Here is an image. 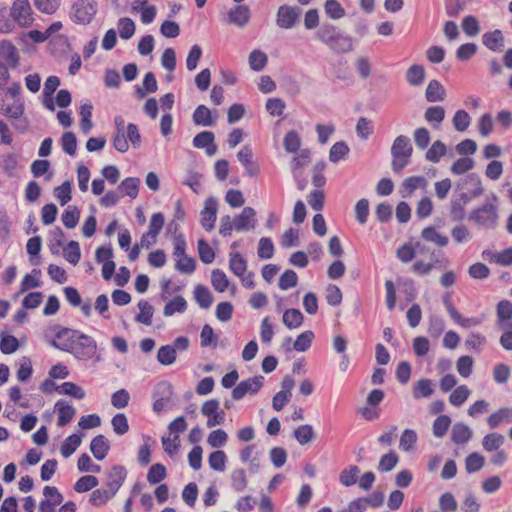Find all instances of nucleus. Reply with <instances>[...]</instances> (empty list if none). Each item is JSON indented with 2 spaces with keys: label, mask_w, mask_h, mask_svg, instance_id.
I'll return each instance as SVG.
<instances>
[{
  "label": "nucleus",
  "mask_w": 512,
  "mask_h": 512,
  "mask_svg": "<svg viewBox=\"0 0 512 512\" xmlns=\"http://www.w3.org/2000/svg\"><path fill=\"white\" fill-rule=\"evenodd\" d=\"M504 422H512V407L500 408L487 418V423L491 429L499 427Z\"/></svg>",
  "instance_id": "nucleus-21"
},
{
  "label": "nucleus",
  "mask_w": 512,
  "mask_h": 512,
  "mask_svg": "<svg viewBox=\"0 0 512 512\" xmlns=\"http://www.w3.org/2000/svg\"><path fill=\"white\" fill-rule=\"evenodd\" d=\"M164 225V215L160 212L154 213L150 219L149 228L146 234L142 236V242L146 236H150L155 242L157 235L160 233Z\"/></svg>",
  "instance_id": "nucleus-38"
},
{
  "label": "nucleus",
  "mask_w": 512,
  "mask_h": 512,
  "mask_svg": "<svg viewBox=\"0 0 512 512\" xmlns=\"http://www.w3.org/2000/svg\"><path fill=\"white\" fill-rule=\"evenodd\" d=\"M127 477V470L122 465H114L110 471L107 473V480L105 486L108 488L107 490L115 496L118 490L123 485L125 479Z\"/></svg>",
  "instance_id": "nucleus-9"
},
{
  "label": "nucleus",
  "mask_w": 512,
  "mask_h": 512,
  "mask_svg": "<svg viewBox=\"0 0 512 512\" xmlns=\"http://www.w3.org/2000/svg\"><path fill=\"white\" fill-rule=\"evenodd\" d=\"M138 308L140 312L135 316V322L150 326L154 314L153 306L148 301L142 299L138 302Z\"/></svg>",
  "instance_id": "nucleus-30"
},
{
  "label": "nucleus",
  "mask_w": 512,
  "mask_h": 512,
  "mask_svg": "<svg viewBox=\"0 0 512 512\" xmlns=\"http://www.w3.org/2000/svg\"><path fill=\"white\" fill-rule=\"evenodd\" d=\"M90 450L93 456L97 460L101 461L107 456L110 450V445L106 437L102 434H99L91 440Z\"/></svg>",
  "instance_id": "nucleus-20"
},
{
  "label": "nucleus",
  "mask_w": 512,
  "mask_h": 512,
  "mask_svg": "<svg viewBox=\"0 0 512 512\" xmlns=\"http://www.w3.org/2000/svg\"><path fill=\"white\" fill-rule=\"evenodd\" d=\"M504 443V436L499 433H490L483 437L482 445L485 451L498 450Z\"/></svg>",
  "instance_id": "nucleus-48"
},
{
  "label": "nucleus",
  "mask_w": 512,
  "mask_h": 512,
  "mask_svg": "<svg viewBox=\"0 0 512 512\" xmlns=\"http://www.w3.org/2000/svg\"><path fill=\"white\" fill-rule=\"evenodd\" d=\"M237 158L249 177H256L259 174L260 169L258 164L253 161V152L250 146L242 147L237 153Z\"/></svg>",
  "instance_id": "nucleus-13"
},
{
  "label": "nucleus",
  "mask_w": 512,
  "mask_h": 512,
  "mask_svg": "<svg viewBox=\"0 0 512 512\" xmlns=\"http://www.w3.org/2000/svg\"><path fill=\"white\" fill-rule=\"evenodd\" d=\"M194 298L198 303L199 307L202 309H208L211 307L213 303V295L210 290L201 284H198L194 288Z\"/></svg>",
  "instance_id": "nucleus-28"
},
{
  "label": "nucleus",
  "mask_w": 512,
  "mask_h": 512,
  "mask_svg": "<svg viewBox=\"0 0 512 512\" xmlns=\"http://www.w3.org/2000/svg\"><path fill=\"white\" fill-rule=\"evenodd\" d=\"M427 122L433 124L434 128H439L440 123L445 118V110L442 106H430L424 113Z\"/></svg>",
  "instance_id": "nucleus-40"
},
{
  "label": "nucleus",
  "mask_w": 512,
  "mask_h": 512,
  "mask_svg": "<svg viewBox=\"0 0 512 512\" xmlns=\"http://www.w3.org/2000/svg\"><path fill=\"white\" fill-rule=\"evenodd\" d=\"M359 472L360 469L356 465H351L348 468L343 469L339 475L340 483L345 487L353 486L357 482Z\"/></svg>",
  "instance_id": "nucleus-45"
},
{
  "label": "nucleus",
  "mask_w": 512,
  "mask_h": 512,
  "mask_svg": "<svg viewBox=\"0 0 512 512\" xmlns=\"http://www.w3.org/2000/svg\"><path fill=\"white\" fill-rule=\"evenodd\" d=\"M172 393V386L169 383L162 382L158 385L157 390L153 394V411L155 413H160L164 410L171 399Z\"/></svg>",
  "instance_id": "nucleus-12"
},
{
  "label": "nucleus",
  "mask_w": 512,
  "mask_h": 512,
  "mask_svg": "<svg viewBox=\"0 0 512 512\" xmlns=\"http://www.w3.org/2000/svg\"><path fill=\"white\" fill-rule=\"evenodd\" d=\"M192 119L195 125L210 127L213 126L217 121V115L212 116V111L201 104L196 107L193 112Z\"/></svg>",
  "instance_id": "nucleus-16"
},
{
  "label": "nucleus",
  "mask_w": 512,
  "mask_h": 512,
  "mask_svg": "<svg viewBox=\"0 0 512 512\" xmlns=\"http://www.w3.org/2000/svg\"><path fill=\"white\" fill-rule=\"evenodd\" d=\"M193 146L198 149L205 148L206 154L208 156H213L217 151L214 133L211 131L199 132L193 138Z\"/></svg>",
  "instance_id": "nucleus-14"
},
{
  "label": "nucleus",
  "mask_w": 512,
  "mask_h": 512,
  "mask_svg": "<svg viewBox=\"0 0 512 512\" xmlns=\"http://www.w3.org/2000/svg\"><path fill=\"white\" fill-rule=\"evenodd\" d=\"M60 144H61L62 150L66 154H68L70 156H75L76 150H77V138L73 132L67 131V132L63 133V135L60 139Z\"/></svg>",
  "instance_id": "nucleus-49"
},
{
  "label": "nucleus",
  "mask_w": 512,
  "mask_h": 512,
  "mask_svg": "<svg viewBox=\"0 0 512 512\" xmlns=\"http://www.w3.org/2000/svg\"><path fill=\"white\" fill-rule=\"evenodd\" d=\"M63 257L73 266L77 265L81 258L80 246L77 241L71 240L62 248Z\"/></svg>",
  "instance_id": "nucleus-32"
},
{
  "label": "nucleus",
  "mask_w": 512,
  "mask_h": 512,
  "mask_svg": "<svg viewBox=\"0 0 512 512\" xmlns=\"http://www.w3.org/2000/svg\"><path fill=\"white\" fill-rule=\"evenodd\" d=\"M433 392L432 381L426 378L418 380L414 384L412 390V394L415 399L430 397Z\"/></svg>",
  "instance_id": "nucleus-34"
},
{
  "label": "nucleus",
  "mask_w": 512,
  "mask_h": 512,
  "mask_svg": "<svg viewBox=\"0 0 512 512\" xmlns=\"http://www.w3.org/2000/svg\"><path fill=\"white\" fill-rule=\"evenodd\" d=\"M483 45L493 52H500L504 45V36L500 29L486 32L482 35Z\"/></svg>",
  "instance_id": "nucleus-17"
},
{
  "label": "nucleus",
  "mask_w": 512,
  "mask_h": 512,
  "mask_svg": "<svg viewBox=\"0 0 512 512\" xmlns=\"http://www.w3.org/2000/svg\"><path fill=\"white\" fill-rule=\"evenodd\" d=\"M284 149L288 153H296L301 146V138L295 130L288 131L283 140Z\"/></svg>",
  "instance_id": "nucleus-46"
},
{
  "label": "nucleus",
  "mask_w": 512,
  "mask_h": 512,
  "mask_svg": "<svg viewBox=\"0 0 512 512\" xmlns=\"http://www.w3.org/2000/svg\"><path fill=\"white\" fill-rule=\"evenodd\" d=\"M140 179L137 177H127L119 184L117 190L122 195L129 196L131 199H135L139 193Z\"/></svg>",
  "instance_id": "nucleus-27"
},
{
  "label": "nucleus",
  "mask_w": 512,
  "mask_h": 512,
  "mask_svg": "<svg viewBox=\"0 0 512 512\" xmlns=\"http://www.w3.org/2000/svg\"><path fill=\"white\" fill-rule=\"evenodd\" d=\"M0 58L5 60L11 68L19 64V55L15 45L9 40L0 41Z\"/></svg>",
  "instance_id": "nucleus-18"
},
{
  "label": "nucleus",
  "mask_w": 512,
  "mask_h": 512,
  "mask_svg": "<svg viewBox=\"0 0 512 512\" xmlns=\"http://www.w3.org/2000/svg\"><path fill=\"white\" fill-rule=\"evenodd\" d=\"M17 166L18 159L15 154L8 153L0 156V168L7 177L13 178L16 176Z\"/></svg>",
  "instance_id": "nucleus-29"
},
{
  "label": "nucleus",
  "mask_w": 512,
  "mask_h": 512,
  "mask_svg": "<svg viewBox=\"0 0 512 512\" xmlns=\"http://www.w3.org/2000/svg\"><path fill=\"white\" fill-rule=\"evenodd\" d=\"M417 433L412 429H405L400 437L399 448L403 451H411L417 442Z\"/></svg>",
  "instance_id": "nucleus-63"
},
{
  "label": "nucleus",
  "mask_w": 512,
  "mask_h": 512,
  "mask_svg": "<svg viewBox=\"0 0 512 512\" xmlns=\"http://www.w3.org/2000/svg\"><path fill=\"white\" fill-rule=\"evenodd\" d=\"M453 126L456 131L464 132L471 123V117L465 110H457L452 119Z\"/></svg>",
  "instance_id": "nucleus-55"
},
{
  "label": "nucleus",
  "mask_w": 512,
  "mask_h": 512,
  "mask_svg": "<svg viewBox=\"0 0 512 512\" xmlns=\"http://www.w3.org/2000/svg\"><path fill=\"white\" fill-rule=\"evenodd\" d=\"M98 484H99V481H98L97 477H95L93 475H86V476L80 477L76 481V483L74 485V490L77 493H85V492H88L91 489L97 487Z\"/></svg>",
  "instance_id": "nucleus-52"
},
{
  "label": "nucleus",
  "mask_w": 512,
  "mask_h": 512,
  "mask_svg": "<svg viewBox=\"0 0 512 512\" xmlns=\"http://www.w3.org/2000/svg\"><path fill=\"white\" fill-rule=\"evenodd\" d=\"M421 237L428 242L435 243L439 247H444L448 244V237L438 233L434 226L425 227L421 232Z\"/></svg>",
  "instance_id": "nucleus-35"
},
{
  "label": "nucleus",
  "mask_w": 512,
  "mask_h": 512,
  "mask_svg": "<svg viewBox=\"0 0 512 512\" xmlns=\"http://www.w3.org/2000/svg\"><path fill=\"white\" fill-rule=\"evenodd\" d=\"M57 391L64 395L72 396L78 400L85 397V391L73 382H64L58 388Z\"/></svg>",
  "instance_id": "nucleus-60"
},
{
  "label": "nucleus",
  "mask_w": 512,
  "mask_h": 512,
  "mask_svg": "<svg viewBox=\"0 0 512 512\" xmlns=\"http://www.w3.org/2000/svg\"><path fill=\"white\" fill-rule=\"evenodd\" d=\"M50 162L48 160L37 159L31 164V173L35 178L45 176L46 181L52 178V172H49Z\"/></svg>",
  "instance_id": "nucleus-39"
},
{
  "label": "nucleus",
  "mask_w": 512,
  "mask_h": 512,
  "mask_svg": "<svg viewBox=\"0 0 512 512\" xmlns=\"http://www.w3.org/2000/svg\"><path fill=\"white\" fill-rule=\"evenodd\" d=\"M13 24L27 27L33 22L32 9L28 0H15L11 8Z\"/></svg>",
  "instance_id": "nucleus-7"
},
{
  "label": "nucleus",
  "mask_w": 512,
  "mask_h": 512,
  "mask_svg": "<svg viewBox=\"0 0 512 512\" xmlns=\"http://www.w3.org/2000/svg\"><path fill=\"white\" fill-rule=\"evenodd\" d=\"M485 463L484 457L477 453H470L465 459V468L468 473H475L479 471Z\"/></svg>",
  "instance_id": "nucleus-61"
},
{
  "label": "nucleus",
  "mask_w": 512,
  "mask_h": 512,
  "mask_svg": "<svg viewBox=\"0 0 512 512\" xmlns=\"http://www.w3.org/2000/svg\"><path fill=\"white\" fill-rule=\"evenodd\" d=\"M211 283L217 292H224L229 287V279L221 269H214L211 273Z\"/></svg>",
  "instance_id": "nucleus-50"
},
{
  "label": "nucleus",
  "mask_w": 512,
  "mask_h": 512,
  "mask_svg": "<svg viewBox=\"0 0 512 512\" xmlns=\"http://www.w3.org/2000/svg\"><path fill=\"white\" fill-rule=\"evenodd\" d=\"M374 132L372 121L366 117H360L356 124L357 136L362 140H367Z\"/></svg>",
  "instance_id": "nucleus-62"
},
{
  "label": "nucleus",
  "mask_w": 512,
  "mask_h": 512,
  "mask_svg": "<svg viewBox=\"0 0 512 512\" xmlns=\"http://www.w3.org/2000/svg\"><path fill=\"white\" fill-rule=\"evenodd\" d=\"M58 411V426L63 427L71 422L76 410L72 405L67 404L64 400H58L55 404Z\"/></svg>",
  "instance_id": "nucleus-23"
},
{
  "label": "nucleus",
  "mask_w": 512,
  "mask_h": 512,
  "mask_svg": "<svg viewBox=\"0 0 512 512\" xmlns=\"http://www.w3.org/2000/svg\"><path fill=\"white\" fill-rule=\"evenodd\" d=\"M317 38L336 54H345L353 50L352 36L344 33L337 26L324 23L316 32Z\"/></svg>",
  "instance_id": "nucleus-2"
},
{
  "label": "nucleus",
  "mask_w": 512,
  "mask_h": 512,
  "mask_svg": "<svg viewBox=\"0 0 512 512\" xmlns=\"http://www.w3.org/2000/svg\"><path fill=\"white\" fill-rule=\"evenodd\" d=\"M413 148L410 139L405 135L397 136L391 146L392 158H410Z\"/></svg>",
  "instance_id": "nucleus-15"
},
{
  "label": "nucleus",
  "mask_w": 512,
  "mask_h": 512,
  "mask_svg": "<svg viewBox=\"0 0 512 512\" xmlns=\"http://www.w3.org/2000/svg\"><path fill=\"white\" fill-rule=\"evenodd\" d=\"M498 209L493 203L486 202L469 213L468 220L484 229H495L498 224Z\"/></svg>",
  "instance_id": "nucleus-3"
},
{
  "label": "nucleus",
  "mask_w": 512,
  "mask_h": 512,
  "mask_svg": "<svg viewBox=\"0 0 512 512\" xmlns=\"http://www.w3.org/2000/svg\"><path fill=\"white\" fill-rule=\"evenodd\" d=\"M406 80L411 86H420L425 80V69L422 65L413 64L406 72Z\"/></svg>",
  "instance_id": "nucleus-33"
},
{
  "label": "nucleus",
  "mask_w": 512,
  "mask_h": 512,
  "mask_svg": "<svg viewBox=\"0 0 512 512\" xmlns=\"http://www.w3.org/2000/svg\"><path fill=\"white\" fill-rule=\"evenodd\" d=\"M248 484L246 472L244 469H235L231 473V486L236 492H242Z\"/></svg>",
  "instance_id": "nucleus-53"
},
{
  "label": "nucleus",
  "mask_w": 512,
  "mask_h": 512,
  "mask_svg": "<svg viewBox=\"0 0 512 512\" xmlns=\"http://www.w3.org/2000/svg\"><path fill=\"white\" fill-rule=\"evenodd\" d=\"M301 9L297 6L281 5L276 15V24L281 29L293 28L299 20Z\"/></svg>",
  "instance_id": "nucleus-6"
},
{
  "label": "nucleus",
  "mask_w": 512,
  "mask_h": 512,
  "mask_svg": "<svg viewBox=\"0 0 512 512\" xmlns=\"http://www.w3.org/2000/svg\"><path fill=\"white\" fill-rule=\"evenodd\" d=\"M229 269L234 275L242 277L247 269V261L239 253H231Z\"/></svg>",
  "instance_id": "nucleus-41"
},
{
  "label": "nucleus",
  "mask_w": 512,
  "mask_h": 512,
  "mask_svg": "<svg viewBox=\"0 0 512 512\" xmlns=\"http://www.w3.org/2000/svg\"><path fill=\"white\" fill-rule=\"evenodd\" d=\"M119 35L122 39L128 40L135 33V23L129 17H123L118 20L117 23Z\"/></svg>",
  "instance_id": "nucleus-59"
},
{
  "label": "nucleus",
  "mask_w": 512,
  "mask_h": 512,
  "mask_svg": "<svg viewBox=\"0 0 512 512\" xmlns=\"http://www.w3.org/2000/svg\"><path fill=\"white\" fill-rule=\"evenodd\" d=\"M227 456L224 451L216 450L209 455L208 463L211 469L219 472L225 470Z\"/></svg>",
  "instance_id": "nucleus-64"
},
{
  "label": "nucleus",
  "mask_w": 512,
  "mask_h": 512,
  "mask_svg": "<svg viewBox=\"0 0 512 512\" xmlns=\"http://www.w3.org/2000/svg\"><path fill=\"white\" fill-rule=\"evenodd\" d=\"M461 27L468 37H475L480 32L479 21L474 15L465 16L462 20Z\"/></svg>",
  "instance_id": "nucleus-51"
},
{
  "label": "nucleus",
  "mask_w": 512,
  "mask_h": 512,
  "mask_svg": "<svg viewBox=\"0 0 512 512\" xmlns=\"http://www.w3.org/2000/svg\"><path fill=\"white\" fill-rule=\"evenodd\" d=\"M472 437V430L464 423L457 422L451 431V440L457 445L467 443Z\"/></svg>",
  "instance_id": "nucleus-24"
},
{
  "label": "nucleus",
  "mask_w": 512,
  "mask_h": 512,
  "mask_svg": "<svg viewBox=\"0 0 512 512\" xmlns=\"http://www.w3.org/2000/svg\"><path fill=\"white\" fill-rule=\"evenodd\" d=\"M349 151H350V149L346 142H344V141L336 142L330 148L329 160L332 163H337L340 160L344 159L348 155Z\"/></svg>",
  "instance_id": "nucleus-47"
},
{
  "label": "nucleus",
  "mask_w": 512,
  "mask_h": 512,
  "mask_svg": "<svg viewBox=\"0 0 512 512\" xmlns=\"http://www.w3.org/2000/svg\"><path fill=\"white\" fill-rule=\"evenodd\" d=\"M250 16V9L246 5H237L228 12L229 22L239 27L245 26L249 22Z\"/></svg>",
  "instance_id": "nucleus-19"
},
{
  "label": "nucleus",
  "mask_w": 512,
  "mask_h": 512,
  "mask_svg": "<svg viewBox=\"0 0 512 512\" xmlns=\"http://www.w3.org/2000/svg\"><path fill=\"white\" fill-rule=\"evenodd\" d=\"M97 10L95 0H76L72 6L71 19L76 24L87 25L94 19Z\"/></svg>",
  "instance_id": "nucleus-4"
},
{
  "label": "nucleus",
  "mask_w": 512,
  "mask_h": 512,
  "mask_svg": "<svg viewBox=\"0 0 512 512\" xmlns=\"http://www.w3.org/2000/svg\"><path fill=\"white\" fill-rule=\"evenodd\" d=\"M186 309L187 301L183 296L177 295L164 306L163 314L166 317H170L175 313H184Z\"/></svg>",
  "instance_id": "nucleus-31"
},
{
  "label": "nucleus",
  "mask_w": 512,
  "mask_h": 512,
  "mask_svg": "<svg viewBox=\"0 0 512 512\" xmlns=\"http://www.w3.org/2000/svg\"><path fill=\"white\" fill-rule=\"evenodd\" d=\"M264 384V377L261 375L254 376L238 383L232 390V398L240 400L247 394H257Z\"/></svg>",
  "instance_id": "nucleus-5"
},
{
  "label": "nucleus",
  "mask_w": 512,
  "mask_h": 512,
  "mask_svg": "<svg viewBox=\"0 0 512 512\" xmlns=\"http://www.w3.org/2000/svg\"><path fill=\"white\" fill-rule=\"evenodd\" d=\"M65 234L63 230L56 226L49 233L48 247L52 255L58 256L64 247Z\"/></svg>",
  "instance_id": "nucleus-22"
},
{
  "label": "nucleus",
  "mask_w": 512,
  "mask_h": 512,
  "mask_svg": "<svg viewBox=\"0 0 512 512\" xmlns=\"http://www.w3.org/2000/svg\"><path fill=\"white\" fill-rule=\"evenodd\" d=\"M451 425V418L448 415H439L433 422V434L437 438H442Z\"/></svg>",
  "instance_id": "nucleus-56"
},
{
  "label": "nucleus",
  "mask_w": 512,
  "mask_h": 512,
  "mask_svg": "<svg viewBox=\"0 0 512 512\" xmlns=\"http://www.w3.org/2000/svg\"><path fill=\"white\" fill-rule=\"evenodd\" d=\"M267 62V55L259 49L253 50L249 55V66L253 71H262L267 65Z\"/></svg>",
  "instance_id": "nucleus-43"
},
{
  "label": "nucleus",
  "mask_w": 512,
  "mask_h": 512,
  "mask_svg": "<svg viewBox=\"0 0 512 512\" xmlns=\"http://www.w3.org/2000/svg\"><path fill=\"white\" fill-rule=\"evenodd\" d=\"M447 152V148L445 144L437 140L435 141L431 147L427 150L425 154L426 160L432 162V163H438L442 156H444Z\"/></svg>",
  "instance_id": "nucleus-44"
},
{
  "label": "nucleus",
  "mask_w": 512,
  "mask_h": 512,
  "mask_svg": "<svg viewBox=\"0 0 512 512\" xmlns=\"http://www.w3.org/2000/svg\"><path fill=\"white\" fill-rule=\"evenodd\" d=\"M256 211L252 207H244L240 214L234 217V229L238 232L255 228Z\"/></svg>",
  "instance_id": "nucleus-10"
},
{
  "label": "nucleus",
  "mask_w": 512,
  "mask_h": 512,
  "mask_svg": "<svg viewBox=\"0 0 512 512\" xmlns=\"http://www.w3.org/2000/svg\"><path fill=\"white\" fill-rule=\"evenodd\" d=\"M49 343L55 349L70 353L79 361L97 363L102 360L96 340L80 330L58 326L55 338Z\"/></svg>",
  "instance_id": "nucleus-1"
},
{
  "label": "nucleus",
  "mask_w": 512,
  "mask_h": 512,
  "mask_svg": "<svg viewBox=\"0 0 512 512\" xmlns=\"http://www.w3.org/2000/svg\"><path fill=\"white\" fill-rule=\"evenodd\" d=\"M82 441L81 435L73 433L68 436L61 445L60 451L64 458L70 457L80 446Z\"/></svg>",
  "instance_id": "nucleus-37"
},
{
  "label": "nucleus",
  "mask_w": 512,
  "mask_h": 512,
  "mask_svg": "<svg viewBox=\"0 0 512 512\" xmlns=\"http://www.w3.org/2000/svg\"><path fill=\"white\" fill-rule=\"evenodd\" d=\"M217 200L209 197L205 201L204 209L201 211V225L206 231H211L217 219Z\"/></svg>",
  "instance_id": "nucleus-11"
},
{
  "label": "nucleus",
  "mask_w": 512,
  "mask_h": 512,
  "mask_svg": "<svg viewBox=\"0 0 512 512\" xmlns=\"http://www.w3.org/2000/svg\"><path fill=\"white\" fill-rule=\"evenodd\" d=\"M497 324L504 328L512 321V303L509 300H501L497 304Z\"/></svg>",
  "instance_id": "nucleus-25"
},
{
  "label": "nucleus",
  "mask_w": 512,
  "mask_h": 512,
  "mask_svg": "<svg viewBox=\"0 0 512 512\" xmlns=\"http://www.w3.org/2000/svg\"><path fill=\"white\" fill-rule=\"evenodd\" d=\"M115 133L113 135L112 144L115 150L125 153L129 150V144L125 137L126 124L125 119L121 115L114 117Z\"/></svg>",
  "instance_id": "nucleus-8"
},
{
  "label": "nucleus",
  "mask_w": 512,
  "mask_h": 512,
  "mask_svg": "<svg viewBox=\"0 0 512 512\" xmlns=\"http://www.w3.org/2000/svg\"><path fill=\"white\" fill-rule=\"evenodd\" d=\"M303 319L304 316L299 309H287L283 314V323L288 329L300 327Z\"/></svg>",
  "instance_id": "nucleus-36"
},
{
  "label": "nucleus",
  "mask_w": 512,
  "mask_h": 512,
  "mask_svg": "<svg viewBox=\"0 0 512 512\" xmlns=\"http://www.w3.org/2000/svg\"><path fill=\"white\" fill-rule=\"evenodd\" d=\"M176 356L175 348L171 345H163L157 352L158 362L165 366L173 364L176 360Z\"/></svg>",
  "instance_id": "nucleus-54"
},
{
  "label": "nucleus",
  "mask_w": 512,
  "mask_h": 512,
  "mask_svg": "<svg viewBox=\"0 0 512 512\" xmlns=\"http://www.w3.org/2000/svg\"><path fill=\"white\" fill-rule=\"evenodd\" d=\"M293 435L299 444L305 445L311 442L314 438V430L311 425L304 424L296 428L293 432Z\"/></svg>",
  "instance_id": "nucleus-57"
},
{
  "label": "nucleus",
  "mask_w": 512,
  "mask_h": 512,
  "mask_svg": "<svg viewBox=\"0 0 512 512\" xmlns=\"http://www.w3.org/2000/svg\"><path fill=\"white\" fill-rule=\"evenodd\" d=\"M80 218V210L76 206H68L61 215L63 225L68 229L77 226Z\"/></svg>",
  "instance_id": "nucleus-42"
},
{
  "label": "nucleus",
  "mask_w": 512,
  "mask_h": 512,
  "mask_svg": "<svg viewBox=\"0 0 512 512\" xmlns=\"http://www.w3.org/2000/svg\"><path fill=\"white\" fill-rule=\"evenodd\" d=\"M167 476L166 467L161 463L153 464L147 474V481L150 484H157L164 480Z\"/></svg>",
  "instance_id": "nucleus-58"
},
{
  "label": "nucleus",
  "mask_w": 512,
  "mask_h": 512,
  "mask_svg": "<svg viewBox=\"0 0 512 512\" xmlns=\"http://www.w3.org/2000/svg\"><path fill=\"white\" fill-rule=\"evenodd\" d=\"M446 96V91L443 85L438 80H431L425 91V98L428 102L443 101Z\"/></svg>",
  "instance_id": "nucleus-26"
}]
</instances>
